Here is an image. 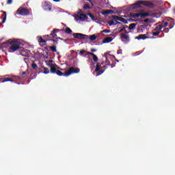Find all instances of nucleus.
<instances>
[{"mask_svg":"<svg viewBox=\"0 0 175 175\" xmlns=\"http://www.w3.org/2000/svg\"><path fill=\"white\" fill-rule=\"evenodd\" d=\"M1 47L8 49L9 47V51L10 53H14L16 50H20L21 47L18 46V41H6L1 44Z\"/></svg>","mask_w":175,"mask_h":175,"instance_id":"nucleus-1","label":"nucleus"},{"mask_svg":"<svg viewBox=\"0 0 175 175\" xmlns=\"http://www.w3.org/2000/svg\"><path fill=\"white\" fill-rule=\"evenodd\" d=\"M142 5H144V6H147V8H152V6H154V4L152 3L145 1H139L133 5V9H136V8H140Z\"/></svg>","mask_w":175,"mask_h":175,"instance_id":"nucleus-2","label":"nucleus"},{"mask_svg":"<svg viewBox=\"0 0 175 175\" xmlns=\"http://www.w3.org/2000/svg\"><path fill=\"white\" fill-rule=\"evenodd\" d=\"M76 73H80V68L77 67H70L69 69L67 70L65 73H64L63 76L68 77V76H70V75H75Z\"/></svg>","mask_w":175,"mask_h":175,"instance_id":"nucleus-3","label":"nucleus"},{"mask_svg":"<svg viewBox=\"0 0 175 175\" xmlns=\"http://www.w3.org/2000/svg\"><path fill=\"white\" fill-rule=\"evenodd\" d=\"M148 16H151L150 13H130V17L132 18H145V17H148Z\"/></svg>","mask_w":175,"mask_h":175,"instance_id":"nucleus-4","label":"nucleus"},{"mask_svg":"<svg viewBox=\"0 0 175 175\" xmlns=\"http://www.w3.org/2000/svg\"><path fill=\"white\" fill-rule=\"evenodd\" d=\"M16 14L19 16H29V10L20 7L17 10H16Z\"/></svg>","mask_w":175,"mask_h":175,"instance_id":"nucleus-5","label":"nucleus"},{"mask_svg":"<svg viewBox=\"0 0 175 175\" xmlns=\"http://www.w3.org/2000/svg\"><path fill=\"white\" fill-rule=\"evenodd\" d=\"M103 64H105V62H101V63L97 62L96 63V68L94 70V72H97L96 76H100V75H102L105 72V70H100V69H102V68H103L102 66V65H103Z\"/></svg>","mask_w":175,"mask_h":175,"instance_id":"nucleus-6","label":"nucleus"},{"mask_svg":"<svg viewBox=\"0 0 175 175\" xmlns=\"http://www.w3.org/2000/svg\"><path fill=\"white\" fill-rule=\"evenodd\" d=\"M51 73L53 75H57V76H64V72L61 70H57V68H55V66L51 64Z\"/></svg>","mask_w":175,"mask_h":175,"instance_id":"nucleus-7","label":"nucleus"},{"mask_svg":"<svg viewBox=\"0 0 175 175\" xmlns=\"http://www.w3.org/2000/svg\"><path fill=\"white\" fill-rule=\"evenodd\" d=\"M52 8H53V5H51L50 1H44L42 3V9H44V10L50 12Z\"/></svg>","mask_w":175,"mask_h":175,"instance_id":"nucleus-8","label":"nucleus"},{"mask_svg":"<svg viewBox=\"0 0 175 175\" xmlns=\"http://www.w3.org/2000/svg\"><path fill=\"white\" fill-rule=\"evenodd\" d=\"M72 36H74V38L75 39H79V40L88 39V35L83 34V33H72Z\"/></svg>","mask_w":175,"mask_h":175,"instance_id":"nucleus-9","label":"nucleus"},{"mask_svg":"<svg viewBox=\"0 0 175 175\" xmlns=\"http://www.w3.org/2000/svg\"><path fill=\"white\" fill-rule=\"evenodd\" d=\"M112 18L113 20H115L116 21H121L122 23H124V24H127L128 23V21H126V19L122 18V17H120L116 15H112Z\"/></svg>","mask_w":175,"mask_h":175,"instance_id":"nucleus-10","label":"nucleus"},{"mask_svg":"<svg viewBox=\"0 0 175 175\" xmlns=\"http://www.w3.org/2000/svg\"><path fill=\"white\" fill-rule=\"evenodd\" d=\"M135 39H137V40H146V39H150V33L140 34L139 36L136 37Z\"/></svg>","mask_w":175,"mask_h":175,"instance_id":"nucleus-11","label":"nucleus"},{"mask_svg":"<svg viewBox=\"0 0 175 175\" xmlns=\"http://www.w3.org/2000/svg\"><path fill=\"white\" fill-rule=\"evenodd\" d=\"M120 39H122V41L124 42V43H129V36L125 34V33H122L120 34Z\"/></svg>","mask_w":175,"mask_h":175,"instance_id":"nucleus-12","label":"nucleus"},{"mask_svg":"<svg viewBox=\"0 0 175 175\" xmlns=\"http://www.w3.org/2000/svg\"><path fill=\"white\" fill-rule=\"evenodd\" d=\"M89 55H92L93 61L94 62H98V56H96V55H95L94 53L88 52L87 54L85 55V57H88Z\"/></svg>","mask_w":175,"mask_h":175,"instance_id":"nucleus-13","label":"nucleus"},{"mask_svg":"<svg viewBox=\"0 0 175 175\" xmlns=\"http://www.w3.org/2000/svg\"><path fill=\"white\" fill-rule=\"evenodd\" d=\"M19 52L21 53V55L23 57H28L29 51L28 49H20Z\"/></svg>","mask_w":175,"mask_h":175,"instance_id":"nucleus-14","label":"nucleus"},{"mask_svg":"<svg viewBox=\"0 0 175 175\" xmlns=\"http://www.w3.org/2000/svg\"><path fill=\"white\" fill-rule=\"evenodd\" d=\"M0 81L2 83H6V81L14 82V79L12 78H0Z\"/></svg>","mask_w":175,"mask_h":175,"instance_id":"nucleus-15","label":"nucleus"},{"mask_svg":"<svg viewBox=\"0 0 175 175\" xmlns=\"http://www.w3.org/2000/svg\"><path fill=\"white\" fill-rule=\"evenodd\" d=\"M1 18H2V24H5L6 23V18H7V14L6 12H3V15L1 16Z\"/></svg>","mask_w":175,"mask_h":175,"instance_id":"nucleus-16","label":"nucleus"},{"mask_svg":"<svg viewBox=\"0 0 175 175\" xmlns=\"http://www.w3.org/2000/svg\"><path fill=\"white\" fill-rule=\"evenodd\" d=\"M113 41V38L107 37L103 40V43H110V42Z\"/></svg>","mask_w":175,"mask_h":175,"instance_id":"nucleus-17","label":"nucleus"},{"mask_svg":"<svg viewBox=\"0 0 175 175\" xmlns=\"http://www.w3.org/2000/svg\"><path fill=\"white\" fill-rule=\"evenodd\" d=\"M79 18L82 20V21H84V20H88V16L85 14H80Z\"/></svg>","mask_w":175,"mask_h":175,"instance_id":"nucleus-18","label":"nucleus"},{"mask_svg":"<svg viewBox=\"0 0 175 175\" xmlns=\"http://www.w3.org/2000/svg\"><path fill=\"white\" fill-rule=\"evenodd\" d=\"M108 24H109V25H110V27H111V25H117V24H121V23L118 22L117 21H108Z\"/></svg>","mask_w":175,"mask_h":175,"instance_id":"nucleus-19","label":"nucleus"},{"mask_svg":"<svg viewBox=\"0 0 175 175\" xmlns=\"http://www.w3.org/2000/svg\"><path fill=\"white\" fill-rule=\"evenodd\" d=\"M163 28V25H159L154 28V31L162 32L161 29Z\"/></svg>","mask_w":175,"mask_h":175,"instance_id":"nucleus-20","label":"nucleus"},{"mask_svg":"<svg viewBox=\"0 0 175 175\" xmlns=\"http://www.w3.org/2000/svg\"><path fill=\"white\" fill-rule=\"evenodd\" d=\"M59 29H54L52 31V33L50 34V36H52V38H55V36H57V34H55L56 32H59Z\"/></svg>","mask_w":175,"mask_h":175,"instance_id":"nucleus-21","label":"nucleus"},{"mask_svg":"<svg viewBox=\"0 0 175 175\" xmlns=\"http://www.w3.org/2000/svg\"><path fill=\"white\" fill-rule=\"evenodd\" d=\"M137 25V23H131L129 26V29L130 30L135 29Z\"/></svg>","mask_w":175,"mask_h":175,"instance_id":"nucleus-22","label":"nucleus"},{"mask_svg":"<svg viewBox=\"0 0 175 175\" xmlns=\"http://www.w3.org/2000/svg\"><path fill=\"white\" fill-rule=\"evenodd\" d=\"M38 43H44V45L46 46V40L43 38L38 36Z\"/></svg>","mask_w":175,"mask_h":175,"instance_id":"nucleus-23","label":"nucleus"},{"mask_svg":"<svg viewBox=\"0 0 175 175\" xmlns=\"http://www.w3.org/2000/svg\"><path fill=\"white\" fill-rule=\"evenodd\" d=\"M97 38H98V36H96L95 34L90 36L89 38L90 40H91L92 42L94 40H96Z\"/></svg>","mask_w":175,"mask_h":175,"instance_id":"nucleus-24","label":"nucleus"},{"mask_svg":"<svg viewBox=\"0 0 175 175\" xmlns=\"http://www.w3.org/2000/svg\"><path fill=\"white\" fill-rule=\"evenodd\" d=\"M88 15L89 16V17H90V18L93 21H96L98 20V18H95V16H94L93 14H92L91 13H88Z\"/></svg>","mask_w":175,"mask_h":175,"instance_id":"nucleus-25","label":"nucleus"},{"mask_svg":"<svg viewBox=\"0 0 175 175\" xmlns=\"http://www.w3.org/2000/svg\"><path fill=\"white\" fill-rule=\"evenodd\" d=\"M66 33H68V35H72V29L69 27H66V31H65Z\"/></svg>","mask_w":175,"mask_h":175,"instance_id":"nucleus-26","label":"nucleus"},{"mask_svg":"<svg viewBox=\"0 0 175 175\" xmlns=\"http://www.w3.org/2000/svg\"><path fill=\"white\" fill-rule=\"evenodd\" d=\"M50 50H51V51L53 53H57V46H50Z\"/></svg>","mask_w":175,"mask_h":175,"instance_id":"nucleus-27","label":"nucleus"},{"mask_svg":"<svg viewBox=\"0 0 175 175\" xmlns=\"http://www.w3.org/2000/svg\"><path fill=\"white\" fill-rule=\"evenodd\" d=\"M83 8L84 9V10H87L88 9H91V8L90 7V5L88 4H85L83 5Z\"/></svg>","mask_w":175,"mask_h":175,"instance_id":"nucleus-28","label":"nucleus"},{"mask_svg":"<svg viewBox=\"0 0 175 175\" xmlns=\"http://www.w3.org/2000/svg\"><path fill=\"white\" fill-rule=\"evenodd\" d=\"M172 28H173V26L170 27V28H165L164 30H163V32L167 33V32H169V29H172Z\"/></svg>","mask_w":175,"mask_h":175,"instance_id":"nucleus-29","label":"nucleus"},{"mask_svg":"<svg viewBox=\"0 0 175 175\" xmlns=\"http://www.w3.org/2000/svg\"><path fill=\"white\" fill-rule=\"evenodd\" d=\"M44 75H47V74L50 73V70H49V68H44Z\"/></svg>","mask_w":175,"mask_h":175,"instance_id":"nucleus-30","label":"nucleus"},{"mask_svg":"<svg viewBox=\"0 0 175 175\" xmlns=\"http://www.w3.org/2000/svg\"><path fill=\"white\" fill-rule=\"evenodd\" d=\"M151 33L153 35V36H158V35L161 33V31L152 32Z\"/></svg>","mask_w":175,"mask_h":175,"instance_id":"nucleus-31","label":"nucleus"},{"mask_svg":"<svg viewBox=\"0 0 175 175\" xmlns=\"http://www.w3.org/2000/svg\"><path fill=\"white\" fill-rule=\"evenodd\" d=\"M31 68H32L33 69H38V64H36V63H33V64H31Z\"/></svg>","mask_w":175,"mask_h":175,"instance_id":"nucleus-32","label":"nucleus"},{"mask_svg":"<svg viewBox=\"0 0 175 175\" xmlns=\"http://www.w3.org/2000/svg\"><path fill=\"white\" fill-rule=\"evenodd\" d=\"M127 27L128 26L123 27L122 29L119 30V33H121V32H122L123 31H125V29H126Z\"/></svg>","mask_w":175,"mask_h":175,"instance_id":"nucleus-33","label":"nucleus"},{"mask_svg":"<svg viewBox=\"0 0 175 175\" xmlns=\"http://www.w3.org/2000/svg\"><path fill=\"white\" fill-rule=\"evenodd\" d=\"M102 14L105 15V14H110L109 12V10H107L104 12H102Z\"/></svg>","mask_w":175,"mask_h":175,"instance_id":"nucleus-34","label":"nucleus"},{"mask_svg":"<svg viewBox=\"0 0 175 175\" xmlns=\"http://www.w3.org/2000/svg\"><path fill=\"white\" fill-rule=\"evenodd\" d=\"M51 40L54 42V44H58V41L56 40L52 39Z\"/></svg>","mask_w":175,"mask_h":175,"instance_id":"nucleus-35","label":"nucleus"},{"mask_svg":"<svg viewBox=\"0 0 175 175\" xmlns=\"http://www.w3.org/2000/svg\"><path fill=\"white\" fill-rule=\"evenodd\" d=\"M85 53V51H84V50H81V51H80V52H79V53H80L81 55H83Z\"/></svg>","mask_w":175,"mask_h":175,"instance_id":"nucleus-36","label":"nucleus"},{"mask_svg":"<svg viewBox=\"0 0 175 175\" xmlns=\"http://www.w3.org/2000/svg\"><path fill=\"white\" fill-rule=\"evenodd\" d=\"M167 25H169V23L165 22V23H164V25H163V27L165 28V27H167Z\"/></svg>","mask_w":175,"mask_h":175,"instance_id":"nucleus-37","label":"nucleus"},{"mask_svg":"<svg viewBox=\"0 0 175 175\" xmlns=\"http://www.w3.org/2000/svg\"><path fill=\"white\" fill-rule=\"evenodd\" d=\"M103 32H104L105 33H109L110 32V30L104 29Z\"/></svg>","mask_w":175,"mask_h":175,"instance_id":"nucleus-38","label":"nucleus"},{"mask_svg":"<svg viewBox=\"0 0 175 175\" xmlns=\"http://www.w3.org/2000/svg\"><path fill=\"white\" fill-rule=\"evenodd\" d=\"M12 2H13L12 0H8L7 4H8V5H10V4L12 3Z\"/></svg>","mask_w":175,"mask_h":175,"instance_id":"nucleus-39","label":"nucleus"},{"mask_svg":"<svg viewBox=\"0 0 175 175\" xmlns=\"http://www.w3.org/2000/svg\"><path fill=\"white\" fill-rule=\"evenodd\" d=\"M109 14H114V11H113V10H109Z\"/></svg>","mask_w":175,"mask_h":175,"instance_id":"nucleus-40","label":"nucleus"},{"mask_svg":"<svg viewBox=\"0 0 175 175\" xmlns=\"http://www.w3.org/2000/svg\"><path fill=\"white\" fill-rule=\"evenodd\" d=\"M117 53L118 54H122V49L118 50Z\"/></svg>","mask_w":175,"mask_h":175,"instance_id":"nucleus-41","label":"nucleus"},{"mask_svg":"<svg viewBox=\"0 0 175 175\" xmlns=\"http://www.w3.org/2000/svg\"><path fill=\"white\" fill-rule=\"evenodd\" d=\"M90 51H92V53H95V51H96V49H91Z\"/></svg>","mask_w":175,"mask_h":175,"instance_id":"nucleus-42","label":"nucleus"},{"mask_svg":"<svg viewBox=\"0 0 175 175\" xmlns=\"http://www.w3.org/2000/svg\"><path fill=\"white\" fill-rule=\"evenodd\" d=\"M25 75H27V72H23L21 76H25Z\"/></svg>","mask_w":175,"mask_h":175,"instance_id":"nucleus-43","label":"nucleus"},{"mask_svg":"<svg viewBox=\"0 0 175 175\" xmlns=\"http://www.w3.org/2000/svg\"><path fill=\"white\" fill-rule=\"evenodd\" d=\"M144 21V23H148V18L145 19Z\"/></svg>","mask_w":175,"mask_h":175,"instance_id":"nucleus-44","label":"nucleus"},{"mask_svg":"<svg viewBox=\"0 0 175 175\" xmlns=\"http://www.w3.org/2000/svg\"><path fill=\"white\" fill-rule=\"evenodd\" d=\"M92 65H95V63L92 62L91 64H90V68H92Z\"/></svg>","mask_w":175,"mask_h":175,"instance_id":"nucleus-45","label":"nucleus"},{"mask_svg":"<svg viewBox=\"0 0 175 175\" xmlns=\"http://www.w3.org/2000/svg\"><path fill=\"white\" fill-rule=\"evenodd\" d=\"M85 1H88L90 3H92V0H85Z\"/></svg>","mask_w":175,"mask_h":175,"instance_id":"nucleus-46","label":"nucleus"},{"mask_svg":"<svg viewBox=\"0 0 175 175\" xmlns=\"http://www.w3.org/2000/svg\"><path fill=\"white\" fill-rule=\"evenodd\" d=\"M61 0H53L54 2H59Z\"/></svg>","mask_w":175,"mask_h":175,"instance_id":"nucleus-47","label":"nucleus"},{"mask_svg":"<svg viewBox=\"0 0 175 175\" xmlns=\"http://www.w3.org/2000/svg\"><path fill=\"white\" fill-rule=\"evenodd\" d=\"M18 79H23V77L22 76H19V77H18Z\"/></svg>","mask_w":175,"mask_h":175,"instance_id":"nucleus-48","label":"nucleus"},{"mask_svg":"<svg viewBox=\"0 0 175 175\" xmlns=\"http://www.w3.org/2000/svg\"><path fill=\"white\" fill-rule=\"evenodd\" d=\"M126 33H129V32H128V31L125 30V35H126Z\"/></svg>","mask_w":175,"mask_h":175,"instance_id":"nucleus-49","label":"nucleus"},{"mask_svg":"<svg viewBox=\"0 0 175 175\" xmlns=\"http://www.w3.org/2000/svg\"><path fill=\"white\" fill-rule=\"evenodd\" d=\"M57 39H60L61 40H62V38H57Z\"/></svg>","mask_w":175,"mask_h":175,"instance_id":"nucleus-50","label":"nucleus"},{"mask_svg":"<svg viewBox=\"0 0 175 175\" xmlns=\"http://www.w3.org/2000/svg\"><path fill=\"white\" fill-rule=\"evenodd\" d=\"M131 21H135L133 19H131Z\"/></svg>","mask_w":175,"mask_h":175,"instance_id":"nucleus-51","label":"nucleus"},{"mask_svg":"<svg viewBox=\"0 0 175 175\" xmlns=\"http://www.w3.org/2000/svg\"><path fill=\"white\" fill-rule=\"evenodd\" d=\"M67 40H69V39L65 40V42H66Z\"/></svg>","mask_w":175,"mask_h":175,"instance_id":"nucleus-52","label":"nucleus"},{"mask_svg":"<svg viewBox=\"0 0 175 175\" xmlns=\"http://www.w3.org/2000/svg\"><path fill=\"white\" fill-rule=\"evenodd\" d=\"M106 59H107V57L105 56Z\"/></svg>","mask_w":175,"mask_h":175,"instance_id":"nucleus-53","label":"nucleus"},{"mask_svg":"<svg viewBox=\"0 0 175 175\" xmlns=\"http://www.w3.org/2000/svg\"><path fill=\"white\" fill-rule=\"evenodd\" d=\"M152 39H154V37H152Z\"/></svg>","mask_w":175,"mask_h":175,"instance_id":"nucleus-54","label":"nucleus"},{"mask_svg":"<svg viewBox=\"0 0 175 175\" xmlns=\"http://www.w3.org/2000/svg\"><path fill=\"white\" fill-rule=\"evenodd\" d=\"M89 59L91 61V59L89 58Z\"/></svg>","mask_w":175,"mask_h":175,"instance_id":"nucleus-55","label":"nucleus"}]
</instances>
